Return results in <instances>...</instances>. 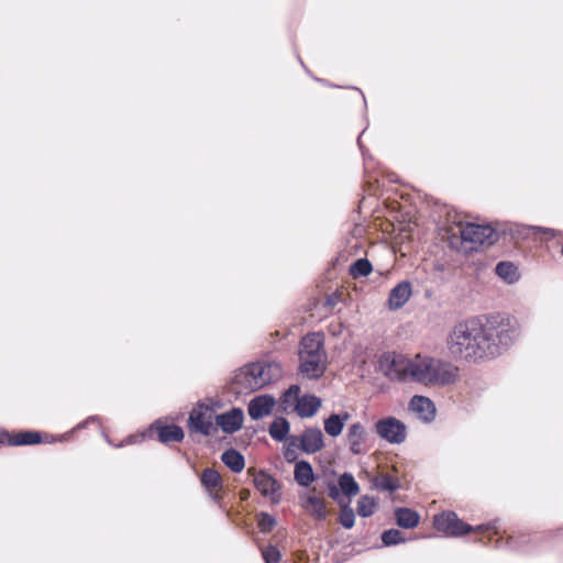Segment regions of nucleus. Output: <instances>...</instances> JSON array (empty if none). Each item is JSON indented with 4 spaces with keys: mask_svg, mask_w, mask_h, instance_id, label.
Segmentation results:
<instances>
[{
    "mask_svg": "<svg viewBox=\"0 0 563 563\" xmlns=\"http://www.w3.org/2000/svg\"><path fill=\"white\" fill-rule=\"evenodd\" d=\"M349 419V413L343 415H331L324 420V431L328 435L336 438L341 434L345 421Z\"/></svg>",
    "mask_w": 563,
    "mask_h": 563,
    "instance_id": "4be33fe9",
    "label": "nucleus"
},
{
    "mask_svg": "<svg viewBox=\"0 0 563 563\" xmlns=\"http://www.w3.org/2000/svg\"><path fill=\"white\" fill-rule=\"evenodd\" d=\"M275 406V399L268 395L253 398L249 404V415L253 420H260L268 416Z\"/></svg>",
    "mask_w": 563,
    "mask_h": 563,
    "instance_id": "4468645a",
    "label": "nucleus"
},
{
    "mask_svg": "<svg viewBox=\"0 0 563 563\" xmlns=\"http://www.w3.org/2000/svg\"><path fill=\"white\" fill-rule=\"evenodd\" d=\"M495 272L507 284H515L520 277L517 266L510 262L498 263Z\"/></svg>",
    "mask_w": 563,
    "mask_h": 563,
    "instance_id": "b1692460",
    "label": "nucleus"
},
{
    "mask_svg": "<svg viewBox=\"0 0 563 563\" xmlns=\"http://www.w3.org/2000/svg\"><path fill=\"white\" fill-rule=\"evenodd\" d=\"M519 336L518 321L510 316H494L483 322L471 318L449 332L446 349L454 360L477 361L494 357Z\"/></svg>",
    "mask_w": 563,
    "mask_h": 563,
    "instance_id": "f257e3e1",
    "label": "nucleus"
},
{
    "mask_svg": "<svg viewBox=\"0 0 563 563\" xmlns=\"http://www.w3.org/2000/svg\"><path fill=\"white\" fill-rule=\"evenodd\" d=\"M375 488L387 492H395L400 487L399 479L388 473H379L373 479Z\"/></svg>",
    "mask_w": 563,
    "mask_h": 563,
    "instance_id": "a878e982",
    "label": "nucleus"
},
{
    "mask_svg": "<svg viewBox=\"0 0 563 563\" xmlns=\"http://www.w3.org/2000/svg\"><path fill=\"white\" fill-rule=\"evenodd\" d=\"M257 525L262 532H269L276 525V519L267 512H261L257 516Z\"/></svg>",
    "mask_w": 563,
    "mask_h": 563,
    "instance_id": "72a5a7b5",
    "label": "nucleus"
},
{
    "mask_svg": "<svg viewBox=\"0 0 563 563\" xmlns=\"http://www.w3.org/2000/svg\"><path fill=\"white\" fill-rule=\"evenodd\" d=\"M433 525L438 531L443 532L450 537H460L471 531H494L495 534L498 533V525L496 520L487 525L472 527L463 522L453 511H444L440 515L434 516Z\"/></svg>",
    "mask_w": 563,
    "mask_h": 563,
    "instance_id": "39448f33",
    "label": "nucleus"
},
{
    "mask_svg": "<svg viewBox=\"0 0 563 563\" xmlns=\"http://www.w3.org/2000/svg\"><path fill=\"white\" fill-rule=\"evenodd\" d=\"M254 486L264 496L269 498L272 501L277 503L279 500L278 489L279 485L275 478L265 472H257L253 478Z\"/></svg>",
    "mask_w": 563,
    "mask_h": 563,
    "instance_id": "1a4fd4ad",
    "label": "nucleus"
},
{
    "mask_svg": "<svg viewBox=\"0 0 563 563\" xmlns=\"http://www.w3.org/2000/svg\"><path fill=\"white\" fill-rule=\"evenodd\" d=\"M397 525L405 529H411L419 523V515L409 508H398L395 511Z\"/></svg>",
    "mask_w": 563,
    "mask_h": 563,
    "instance_id": "393cba45",
    "label": "nucleus"
},
{
    "mask_svg": "<svg viewBox=\"0 0 563 563\" xmlns=\"http://www.w3.org/2000/svg\"><path fill=\"white\" fill-rule=\"evenodd\" d=\"M320 407V398L313 395H303L295 407V411L301 418H310L317 413Z\"/></svg>",
    "mask_w": 563,
    "mask_h": 563,
    "instance_id": "6ab92c4d",
    "label": "nucleus"
},
{
    "mask_svg": "<svg viewBox=\"0 0 563 563\" xmlns=\"http://www.w3.org/2000/svg\"><path fill=\"white\" fill-rule=\"evenodd\" d=\"M289 422L285 418L275 419L269 427V434L276 441H284L289 432Z\"/></svg>",
    "mask_w": 563,
    "mask_h": 563,
    "instance_id": "cd10ccee",
    "label": "nucleus"
},
{
    "mask_svg": "<svg viewBox=\"0 0 563 563\" xmlns=\"http://www.w3.org/2000/svg\"><path fill=\"white\" fill-rule=\"evenodd\" d=\"M265 563H278L280 560V552L274 545H269L262 551Z\"/></svg>",
    "mask_w": 563,
    "mask_h": 563,
    "instance_id": "c9c22d12",
    "label": "nucleus"
},
{
    "mask_svg": "<svg viewBox=\"0 0 563 563\" xmlns=\"http://www.w3.org/2000/svg\"><path fill=\"white\" fill-rule=\"evenodd\" d=\"M460 235L462 247L465 252L476 251L481 246H488L496 239L495 230L488 224H460Z\"/></svg>",
    "mask_w": 563,
    "mask_h": 563,
    "instance_id": "423d86ee",
    "label": "nucleus"
},
{
    "mask_svg": "<svg viewBox=\"0 0 563 563\" xmlns=\"http://www.w3.org/2000/svg\"><path fill=\"white\" fill-rule=\"evenodd\" d=\"M411 285L409 282H401L395 286L389 294L388 307L391 310L401 308L411 296Z\"/></svg>",
    "mask_w": 563,
    "mask_h": 563,
    "instance_id": "a211bd4d",
    "label": "nucleus"
},
{
    "mask_svg": "<svg viewBox=\"0 0 563 563\" xmlns=\"http://www.w3.org/2000/svg\"><path fill=\"white\" fill-rule=\"evenodd\" d=\"M145 437H146V433L130 435L119 446L141 442Z\"/></svg>",
    "mask_w": 563,
    "mask_h": 563,
    "instance_id": "e433bc0d",
    "label": "nucleus"
},
{
    "mask_svg": "<svg viewBox=\"0 0 563 563\" xmlns=\"http://www.w3.org/2000/svg\"><path fill=\"white\" fill-rule=\"evenodd\" d=\"M382 541L384 545L390 547L405 542L404 533L397 529H389L383 532Z\"/></svg>",
    "mask_w": 563,
    "mask_h": 563,
    "instance_id": "2f4dec72",
    "label": "nucleus"
},
{
    "mask_svg": "<svg viewBox=\"0 0 563 563\" xmlns=\"http://www.w3.org/2000/svg\"><path fill=\"white\" fill-rule=\"evenodd\" d=\"M341 328L340 324H336V325H331L330 327V331H332V334L335 335L339 333V329Z\"/></svg>",
    "mask_w": 563,
    "mask_h": 563,
    "instance_id": "ea45409f",
    "label": "nucleus"
},
{
    "mask_svg": "<svg viewBox=\"0 0 563 563\" xmlns=\"http://www.w3.org/2000/svg\"><path fill=\"white\" fill-rule=\"evenodd\" d=\"M379 367L389 379L415 382L426 386L451 385L459 378V368L455 365L426 354L407 357L386 353L379 360Z\"/></svg>",
    "mask_w": 563,
    "mask_h": 563,
    "instance_id": "f03ea898",
    "label": "nucleus"
},
{
    "mask_svg": "<svg viewBox=\"0 0 563 563\" xmlns=\"http://www.w3.org/2000/svg\"><path fill=\"white\" fill-rule=\"evenodd\" d=\"M323 445V434L318 428L307 429L300 437V448L308 454L320 451Z\"/></svg>",
    "mask_w": 563,
    "mask_h": 563,
    "instance_id": "f3484780",
    "label": "nucleus"
},
{
    "mask_svg": "<svg viewBox=\"0 0 563 563\" xmlns=\"http://www.w3.org/2000/svg\"><path fill=\"white\" fill-rule=\"evenodd\" d=\"M221 460L234 473L242 472L245 465L244 456L234 449L224 451Z\"/></svg>",
    "mask_w": 563,
    "mask_h": 563,
    "instance_id": "5701e85b",
    "label": "nucleus"
},
{
    "mask_svg": "<svg viewBox=\"0 0 563 563\" xmlns=\"http://www.w3.org/2000/svg\"><path fill=\"white\" fill-rule=\"evenodd\" d=\"M376 508V503L374 500V498L369 497V496H362L360 499H358V503H357V514L361 516V517H369L374 514V510Z\"/></svg>",
    "mask_w": 563,
    "mask_h": 563,
    "instance_id": "7c9ffc66",
    "label": "nucleus"
},
{
    "mask_svg": "<svg viewBox=\"0 0 563 563\" xmlns=\"http://www.w3.org/2000/svg\"><path fill=\"white\" fill-rule=\"evenodd\" d=\"M46 442H51L52 440L49 439V435H46Z\"/></svg>",
    "mask_w": 563,
    "mask_h": 563,
    "instance_id": "c03bdc74",
    "label": "nucleus"
},
{
    "mask_svg": "<svg viewBox=\"0 0 563 563\" xmlns=\"http://www.w3.org/2000/svg\"><path fill=\"white\" fill-rule=\"evenodd\" d=\"M95 420H96V417H91V418H89L86 422L80 423V424L78 426V428H82V427H85V426H86V423H88L89 421H95Z\"/></svg>",
    "mask_w": 563,
    "mask_h": 563,
    "instance_id": "a19ab883",
    "label": "nucleus"
},
{
    "mask_svg": "<svg viewBox=\"0 0 563 563\" xmlns=\"http://www.w3.org/2000/svg\"><path fill=\"white\" fill-rule=\"evenodd\" d=\"M213 411L210 407L199 405L189 415L188 426L191 432L210 435L216 431Z\"/></svg>",
    "mask_w": 563,
    "mask_h": 563,
    "instance_id": "0eeeda50",
    "label": "nucleus"
},
{
    "mask_svg": "<svg viewBox=\"0 0 563 563\" xmlns=\"http://www.w3.org/2000/svg\"><path fill=\"white\" fill-rule=\"evenodd\" d=\"M300 387L297 385L290 386L280 398V408L283 411H288L289 409H294L300 401Z\"/></svg>",
    "mask_w": 563,
    "mask_h": 563,
    "instance_id": "bb28decb",
    "label": "nucleus"
},
{
    "mask_svg": "<svg viewBox=\"0 0 563 563\" xmlns=\"http://www.w3.org/2000/svg\"><path fill=\"white\" fill-rule=\"evenodd\" d=\"M339 521L345 529H351L355 522L353 509L347 506L342 507L339 516Z\"/></svg>",
    "mask_w": 563,
    "mask_h": 563,
    "instance_id": "f704fd0d",
    "label": "nucleus"
},
{
    "mask_svg": "<svg viewBox=\"0 0 563 563\" xmlns=\"http://www.w3.org/2000/svg\"><path fill=\"white\" fill-rule=\"evenodd\" d=\"M216 424L222 429L225 433H233L238 431L243 423L244 413L240 408H233L222 415H218L214 418Z\"/></svg>",
    "mask_w": 563,
    "mask_h": 563,
    "instance_id": "9b49d317",
    "label": "nucleus"
},
{
    "mask_svg": "<svg viewBox=\"0 0 563 563\" xmlns=\"http://www.w3.org/2000/svg\"><path fill=\"white\" fill-rule=\"evenodd\" d=\"M200 483L209 496L216 503H219L221 499L220 492L222 489V478L220 474L216 470L208 467L201 473Z\"/></svg>",
    "mask_w": 563,
    "mask_h": 563,
    "instance_id": "f8f14e48",
    "label": "nucleus"
},
{
    "mask_svg": "<svg viewBox=\"0 0 563 563\" xmlns=\"http://www.w3.org/2000/svg\"><path fill=\"white\" fill-rule=\"evenodd\" d=\"M46 442H51L52 440L49 439V435H46Z\"/></svg>",
    "mask_w": 563,
    "mask_h": 563,
    "instance_id": "37998d69",
    "label": "nucleus"
},
{
    "mask_svg": "<svg viewBox=\"0 0 563 563\" xmlns=\"http://www.w3.org/2000/svg\"><path fill=\"white\" fill-rule=\"evenodd\" d=\"M41 441V433L36 431H24L16 434H10L4 430H0V444L32 445L37 444Z\"/></svg>",
    "mask_w": 563,
    "mask_h": 563,
    "instance_id": "ddd939ff",
    "label": "nucleus"
},
{
    "mask_svg": "<svg viewBox=\"0 0 563 563\" xmlns=\"http://www.w3.org/2000/svg\"><path fill=\"white\" fill-rule=\"evenodd\" d=\"M517 232H518V234L522 235L523 238L536 235L538 233H544L550 236H554L552 229H547V228H542V227L522 225V227H519Z\"/></svg>",
    "mask_w": 563,
    "mask_h": 563,
    "instance_id": "473e14b6",
    "label": "nucleus"
},
{
    "mask_svg": "<svg viewBox=\"0 0 563 563\" xmlns=\"http://www.w3.org/2000/svg\"><path fill=\"white\" fill-rule=\"evenodd\" d=\"M372 272V264L366 258H360L354 262L350 267V274L354 278L365 277Z\"/></svg>",
    "mask_w": 563,
    "mask_h": 563,
    "instance_id": "c756f323",
    "label": "nucleus"
},
{
    "mask_svg": "<svg viewBox=\"0 0 563 563\" xmlns=\"http://www.w3.org/2000/svg\"><path fill=\"white\" fill-rule=\"evenodd\" d=\"M409 408L420 420L424 422H430L435 417V407L427 397L413 396L410 400Z\"/></svg>",
    "mask_w": 563,
    "mask_h": 563,
    "instance_id": "2eb2a0df",
    "label": "nucleus"
},
{
    "mask_svg": "<svg viewBox=\"0 0 563 563\" xmlns=\"http://www.w3.org/2000/svg\"><path fill=\"white\" fill-rule=\"evenodd\" d=\"M300 372L308 378L316 379L323 375L327 368V354L323 349V338L311 333L302 338L299 351Z\"/></svg>",
    "mask_w": 563,
    "mask_h": 563,
    "instance_id": "20e7f679",
    "label": "nucleus"
},
{
    "mask_svg": "<svg viewBox=\"0 0 563 563\" xmlns=\"http://www.w3.org/2000/svg\"><path fill=\"white\" fill-rule=\"evenodd\" d=\"M312 493L300 496L303 509L317 520H324L328 516V509L323 497L317 496Z\"/></svg>",
    "mask_w": 563,
    "mask_h": 563,
    "instance_id": "9d476101",
    "label": "nucleus"
},
{
    "mask_svg": "<svg viewBox=\"0 0 563 563\" xmlns=\"http://www.w3.org/2000/svg\"><path fill=\"white\" fill-rule=\"evenodd\" d=\"M285 457L288 460V461H291L295 459V452L292 450H290V448H288L285 452Z\"/></svg>",
    "mask_w": 563,
    "mask_h": 563,
    "instance_id": "58836bf2",
    "label": "nucleus"
},
{
    "mask_svg": "<svg viewBox=\"0 0 563 563\" xmlns=\"http://www.w3.org/2000/svg\"><path fill=\"white\" fill-rule=\"evenodd\" d=\"M508 543H509L512 548H516V545L514 544V538H512V537H509V539H508Z\"/></svg>",
    "mask_w": 563,
    "mask_h": 563,
    "instance_id": "79ce46f5",
    "label": "nucleus"
},
{
    "mask_svg": "<svg viewBox=\"0 0 563 563\" xmlns=\"http://www.w3.org/2000/svg\"><path fill=\"white\" fill-rule=\"evenodd\" d=\"M294 477L296 483L302 487H309L316 479L312 466L307 461H299L296 463Z\"/></svg>",
    "mask_w": 563,
    "mask_h": 563,
    "instance_id": "412c9836",
    "label": "nucleus"
},
{
    "mask_svg": "<svg viewBox=\"0 0 563 563\" xmlns=\"http://www.w3.org/2000/svg\"><path fill=\"white\" fill-rule=\"evenodd\" d=\"M339 488L335 485H329V496L336 500L339 498Z\"/></svg>",
    "mask_w": 563,
    "mask_h": 563,
    "instance_id": "4c0bfd02",
    "label": "nucleus"
},
{
    "mask_svg": "<svg viewBox=\"0 0 563 563\" xmlns=\"http://www.w3.org/2000/svg\"><path fill=\"white\" fill-rule=\"evenodd\" d=\"M339 486L342 493L349 497L355 496L360 492V486L350 473H343L339 477Z\"/></svg>",
    "mask_w": 563,
    "mask_h": 563,
    "instance_id": "c85d7f7f",
    "label": "nucleus"
},
{
    "mask_svg": "<svg viewBox=\"0 0 563 563\" xmlns=\"http://www.w3.org/2000/svg\"><path fill=\"white\" fill-rule=\"evenodd\" d=\"M377 434L391 444H400L406 440V426L395 417L380 419L375 424Z\"/></svg>",
    "mask_w": 563,
    "mask_h": 563,
    "instance_id": "6e6552de",
    "label": "nucleus"
},
{
    "mask_svg": "<svg viewBox=\"0 0 563 563\" xmlns=\"http://www.w3.org/2000/svg\"><path fill=\"white\" fill-rule=\"evenodd\" d=\"M283 369L276 362H256L242 367L234 376L236 393L249 394L278 380Z\"/></svg>",
    "mask_w": 563,
    "mask_h": 563,
    "instance_id": "7ed1b4c3",
    "label": "nucleus"
},
{
    "mask_svg": "<svg viewBox=\"0 0 563 563\" xmlns=\"http://www.w3.org/2000/svg\"><path fill=\"white\" fill-rule=\"evenodd\" d=\"M153 431L157 432L158 440L162 443L180 442L184 439L183 429L175 424H163L161 421H156L147 433L151 434Z\"/></svg>",
    "mask_w": 563,
    "mask_h": 563,
    "instance_id": "dca6fc26",
    "label": "nucleus"
},
{
    "mask_svg": "<svg viewBox=\"0 0 563 563\" xmlns=\"http://www.w3.org/2000/svg\"><path fill=\"white\" fill-rule=\"evenodd\" d=\"M365 434V429L360 422L353 423L349 427L346 438L352 453L360 454L362 452Z\"/></svg>",
    "mask_w": 563,
    "mask_h": 563,
    "instance_id": "aec40b11",
    "label": "nucleus"
}]
</instances>
